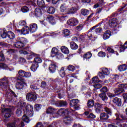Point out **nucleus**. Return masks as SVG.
<instances>
[{"mask_svg":"<svg viewBox=\"0 0 127 127\" xmlns=\"http://www.w3.org/2000/svg\"><path fill=\"white\" fill-rule=\"evenodd\" d=\"M26 114L23 116L22 118V121L26 123V124H28L30 120H29V118H31V117H33V106L32 105L28 104L26 106ZM29 117V118H28Z\"/></svg>","mask_w":127,"mask_h":127,"instance_id":"obj_1","label":"nucleus"},{"mask_svg":"<svg viewBox=\"0 0 127 127\" xmlns=\"http://www.w3.org/2000/svg\"><path fill=\"white\" fill-rule=\"evenodd\" d=\"M9 86V80L8 77H4L0 79V88L3 91H5Z\"/></svg>","mask_w":127,"mask_h":127,"instance_id":"obj_2","label":"nucleus"},{"mask_svg":"<svg viewBox=\"0 0 127 127\" xmlns=\"http://www.w3.org/2000/svg\"><path fill=\"white\" fill-rule=\"evenodd\" d=\"M24 127V123L21 120L19 119H17L14 120L12 123H8L7 124V127Z\"/></svg>","mask_w":127,"mask_h":127,"instance_id":"obj_3","label":"nucleus"},{"mask_svg":"<svg viewBox=\"0 0 127 127\" xmlns=\"http://www.w3.org/2000/svg\"><path fill=\"white\" fill-rule=\"evenodd\" d=\"M17 40L18 41L14 43V46L19 49L23 48L24 47V43L26 42V39L24 38H17Z\"/></svg>","mask_w":127,"mask_h":127,"instance_id":"obj_4","label":"nucleus"},{"mask_svg":"<svg viewBox=\"0 0 127 127\" xmlns=\"http://www.w3.org/2000/svg\"><path fill=\"white\" fill-rule=\"evenodd\" d=\"M70 113H71L72 115H75V111L72 109H65L64 108H61L57 112V118H58L59 116H64L65 114L69 115Z\"/></svg>","mask_w":127,"mask_h":127,"instance_id":"obj_5","label":"nucleus"},{"mask_svg":"<svg viewBox=\"0 0 127 127\" xmlns=\"http://www.w3.org/2000/svg\"><path fill=\"white\" fill-rule=\"evenodd\" d=\"M119 88L114 90V93L115 95H120L122 93H124L125 90L127 89V84H122L119 85Z\"/></svg>","mask_w":127,"mask_h":127,"instance_id":"obj_6","label":"nucleus"},{"mask_svg":"<svg viewBox=\"0 0 127 127\" xmlns=\"http://www.w3.org/2000/svg\"><path fill=\"white\" fill-rule=\"evenodd\" d=\"M45 65H46V66H47V65H49V69L51 73H55L56 68H57V65H56L55 63H53L51 61H48L45 63Z\"/></svg>","mask_w":127,"mask_h":127,"instance_id":"obj_7","label":"nucleus"},{"mask_svg":"<svg viewBox=\"0 0 127 127\" xmlns=\"http://www.w3.org/2000/svg\"><path fill=\"white\" fill-rule=\"evenodd\" d=\"M110 75V70L108 68H103L102 69V72H99L98 76L101 79H104L106 78V76Z\"/></svg>","mask_w":127,"mask_h":127,"instance_id":"obj_8","label":"nucleus"},{"mask_svg":"<svg viewBox=\"0 0 127 127\" xmlns=\"http://www.w3.org/2000/svg\"><path fill=\"white\" fill-rule=\"evenodd\" d=\"M46 113L52 115L53 118H57V110L52 107H49L46 110Z\"/></svg>","mask_w":127,"mask_h":127,"instance_id":"obj_9","label":"nucleus"},{"mask_svg":"<svg viewBox=\"0 0 127 127\" xmlns=\"http://www.w3.org/2000/svg\"><path fill=\"white\" fill-rule=\"evenodd\" d=\"M26 99L29 102H32L35 101L37 99L36 93H29L26 95Z\"/></svg>","mask_w":127,"mask_h":127,"instance_id":"obj_10","label":"nucleus"},{"mask_svg":"<svg viewBox=\"0 0 127 127\" xmlns=\"http://www.w3.org/2000/svg\"><path fill=\"white\" fill-rule=\"evenodd\" d=\"M2 113H5L4 117L5 119L10 118V116L12 114V111L10 108H3L2 109Z\"/></svg>","mask_w":127,"mask_h":127,"instance_id":"obj_11","label":"nucleus"},{"mask_svg":"<svg viewBox=\"0 0 127 127\" xmlns=\"http://www.w3.org/2000/svg\"><path fill=\"white\" fill-rule=\"evenodd\" d=\"M79 23V20L76 18H72L67 20V24L70 26H76Z\"/></svg>","mask_w":127,"mask_h":127,"instance_id":"obj_12","label":"nucleus"},{"mask_svg":"<svg viewBox=\"0 0 127 127\" xmlns=\"http://www.w3.org/2000/svg\"><path fill=\"white\" fill-rule=\"evenodd\" d=\"M78 103H79V100L78 99H72L70 100L69 105L71 107H74L73 108L75 110H79L80 107L76 106L77 105Z\"/></svg>","mask_w":127,"mask_h":127,"instance_id":"obj_13","label":"nucleus"},{"mask_svg":"<svg viewBox=\"0 0 127 127\" xmlns=\"http://www.w3.org/2000/svg\"><path fill=\"white\" fill-rule=\"evenodd\" d=\"M29 28L30 29V33H34L38 29V26L36 23H32L30 24Z\"/></svg>","mask_w":127,"mask_h":127,"instance_id":"obj_14","label":"nucleus"},{"mask_svg":"<svg viewBox=\"0 0 127 127\" xmlns=\"http://www.w3.org/2000/svg\"><path fill=\"white\" fill-rule=\"evenodd\" d=\"M118 25V19L114 18L109 21V26L110 27H116Z\"/></svg>","mask_w":127,"mask_h":127,"instance_id":"obj_15","label":"nucleus"},{"mask_svg":"<svg viewBox=\"0 0 127 127\" xmlns=\"http://www.w3.org/2000/svg\"><path fill=\"white\" fill-rule=\"evenodd\" d=\"M94 108L95 109L96 113H101V110L103 109V105L99 103H96L94 105Z\"/></svg>","mask_w":127,"mask_h":127,"instance_id":"obj_16","label":"nucleus"},{"mask_svg":"<svg viewBox=\"0 0 127 127\" xmlns=\"http://www.w3.org/2000/svg\"><path fill=\"white\" fill-rule=\"evenodd\" d=\"M78 11V8L76 7H72L70 8H68L67 10V12L68 14H74Z\"/></svg>","mask_w":127,"mask_h":127,"instance_id":"obj_17","label":"nucleus"},{"mask_svg":"<svg viewBox=\"0 0 127 127\" xmlns=\"http://www.w3.org/2000/svg\"><path fill=\"white\" fill-rule=\"evenodd\" d=\"M21 32L22 34L25 35L26 34H28V33H30V29H29V27L25 26L23 29H21Z\"/></svg>","mask_w":127,"mask_h":127,"instance_id":"obj_18","label":"nucleus"},{"mask_svg":"<svg viewBox=\"0 0 127 127\" xmlns=\"http://www.w3.org/2000/svg\"><path fill=\"white\" fill-rule=\"evenodd\" d=\"M98 3L94 5V8H98V7H100V6L106 4V2H105L104 0H98Z\"/></svg>","mask_w":127,"mask_h":127,"instance_id":"obj_19","label":"nucleus"},{"mask_svg":"<svg viewBox=\"0 0 127 127\" xmlns=\"http://www.w3.org/2000/svg\"><path fill=\"white\" fill-rule=\"evenodd\" d=\"M72 120L73 119L71 118V117L69 116H66L64 119V123L65 124V125L68 126V125H70V124H71Z\"/></svg>","mask_w":127,"mask_h":127,"instance_id":"obj_20","label":"nucleus"},{"mask_svg":"<svg viewBox=\"0 0 127 127\" xmlns=\"http://www.w3.org/2000/svg\"><path fill=\"white\" fill-rule=\"evenodd\" d=\"M47 20H48L52 24V25H55L56 24V21H55V19H54V17L52 16L49 15L47 17Z\"/></svg>","mask_w":127,"mask_h":127,"instance_id":"obj_21","label":"nucleus"},{"mask_svg":"<svg viewBox=\"0 0 127 127\" xmlns=\"http://www.w3.org/2000/svg\"><path fill=\"white\" fill-rule=\"evenodd\" d=\"M113 102L114 104H116L118 107L122 106V99L118 97H115L113 99Z\"/></svg>","mask_w":127,"mask_h":127,"instance_id":"obj_22","label":"nucleus"},{"mask_svg":"<svg viewBox=\"0 0 127 127\" xmlns=\"http://www.w3.org/2000/svg\"><path fill=\"white\" fill-rule=\"evenodd\" d=\"M23 84L25 85V86H27V84L25 82H23V83L21 82H18L16 83V88L18 90H21L22 88H23Z\"/></svg>","mask_w":127,"mask_h":127,"instance_id":"obj_23","label":"nucleus"},{"mask_svg":"<svg viewBox=\"0 0 127 127\" xmlns=\"http://www.w3.org/2000/svg\"><path fill=\"white\" fill-rule=\"evenodd\" d=\"M58 53H59L58 49L55 47L52 48L51 54L52 57H55V56L57 55Z\"/></svg>","mask_w":127,"mask_h":127,"instance_id":"obj_24","label":"nucleus"},{"mask_svg":"<svg viewBox=\"0 0 127 127\" xmlns=\"http://www.w3.org/2000/svg\"><path fill=\"white\" fill-rule=\"evenodd\" d=\"M111 35V31H106L103 35V39L105 40L109 39Z\"/></svg>","mask_w":127,"mask_h":127,"instance_id":"obj_25","label":"nucleus"},{"mask_svg":"<svg viewBox=\"0 0 127 127\" xmlns=\"http://www.w3.org/2000/svg\"><path fill=\"white\" fill-rule=\"evenodd\" d=\"M42 14V12L41 11V9L39 8H36L35 9V15L37 16V17H40V16H41Z\"/></svg>","mask_w":127,"mask_h":127,"instance_id":"obj_26","label":"nucleus"},{"mask_svg":"<svg viewBox=\"0 0 127 127\" xmlns=\"http://www.w3.org/2000/svg\"><path fill=\"white\" fill-rule=\"evenodd\" d=\"M61 50L62 52H63V53H64V54H69V49L66 46H62L61 48Z\"/></svg>","mask_w":127,"mask_h":127,"instance_id":"obj_27","label":"nucleus"},{"mask_svg":"<svg viewBox=\"0 0 127 127\" xmlns=\"http://www.w3.org/2000/svg\"><path fill=\"white\" fill-rule=\"evenodd\" d=\"M100 120H104L105 121L109 119V115L106 113H101L100 115Z\"/></svg>","mask_w":127,"mask_h":127,"instance_id":"obj_28","label":"nucleus"},{"mask_svg":"<svg viewBox=\"0 0 127 127\" xmlns=\"http://www.w3.org/2000/svg\"><path fill=\"white\" fill-rule=\"evenodd\" d=\"M39 65L38 64L34 63L32 64V65L31 66V70L33 71V72H35L36 70H37V68H38Z\"/></svg>","mask_w":127,"mask_h":127,"instance_id":"obj_29","label":"nucleus"},{"mask_svg":"<svg viewBox=\"0 0 127 127\" xmlns=\"http://www.w3.org/2000/svg\"><path fill=\"white\" fill-rule=\"evenodd\" d=\"M70 48L72 50H76V49H78V45L76 44L74 42H71L70 43Z\"/></svg>","mask_w":127,"mask_h":127,"instance_id":"obj_30","label":"nucleus"},{"mask_svg":"<svg viewBox=\"0 0 127 127\" xmlns=\"http://www.w3.org/2000/svg\"><path fill=\"white\" fill-rule=\"evenodd\" d=\"M116 120L117 121H123V120H126V117L123 115H119V114H116Z\"/></svg>","mask_w":127,"mask_h":127,"instance_id":"obj_31","label":"nucleus"},{"mask_svg":"<svg viewBox=\"0 0 127 127\" xmlns=\"http://www.w3.org/2000/svg\"><path fill=\"white\" fill-rule=\"evenodd\" d=\"M67 5H66V4L65 3H64V4H62L61 5V7H60V9H61V11L62 12H65V11H66L67 12Z\"/></svg>","mask_w":127,"mask_h":127,"instance_id":"obj_32","label":"nucleus"},{"mask_svg":"<svg viewBox=\"0 0 127 127\" xmlns=\"http://www.w3.org/2000/svg\"><path fill=\"white\" fill-rule=\"evenodd\" d=\"M59 107H66L67 106V102L64 101H60L57 103Z\"/></svg>","mask_w":127,"mask_h":127,"instance_id":"obj_33","label":"nucleus"},{"mask_svg":"<svg viewBox=\"0 0 127 127\" xmlns=\"http://www.w3.org/2000/svg\"><path fill=\"white\" fill-rule=\"evenodd\" d=\"M47 12L50 14H53L55 12V8L53 7H49L47 8Z\"/></svg>","mask_w":127,"mask_h":127,"instance_id":"obj_34","label":"nucleus"},{"mask_svg":"<svg viewBox=\"0 0 127 127\" xmlns=\"http://www.w3.org/2000/svg\"><path fill=\"white\" fill-rule=\"evenodd\" d=\"M7 37L10 39H13L15 37L14 34L10 31L7 32Z\"/></svg>","mask_w":127,"mask_h":127,"instance_id":"obj_35","label":"nucleus"},{"mask_svg":"<svg viewBox=\"0 0 127 127\" xmlns=\"http://www.w3.org/2000/svg\"><path fill=\"white\" fill-rule=\"evenodd\" d=\"M118 69L119 71H126L127 69V64H122L119 66Z\"/></svg>","mask_w":127,"mask_h":127,"instance_id":"obj_36","label":"nucleus"},{"mask_svg":"<svg viewBox=\"0 0 127 127\" xmlns=\"http://www.w3.org/2000/svg\"><path fill=\"white\" fill-rule=\"evenodd\" d=\"M81 14L84 15V16L86 15H88L89 13V10L87 9H82L81 10Z\"/></svg>","mask_w":127,"mask_h":127,"instance_id":"obj_37","label":"nucleus"},{"mask_svg":"<svg viewBox=\"0 0 127 127\" xmlns=\"http://www.w3.org/2000/svg\"><path fill=\"white\" fill-rule=\"evenodd\" d=\"M99 96L103 101H107L108 100V97H107V96L106 95V93H101L99 94Z\"/></svg>","mask_w":127,"mask_h":127,"instance_id":"obj_38","label":"nucleus"},{"mask_svg":"<svg viewBox=\"0 0 127 127\" xmlns=\"http://www.w3.org/2000/svg\"><path fill=\"white\" fill-rule=\"evenodd\" d=\"M37 2L38 5L40 6V7H42L45 5V3L43 0H37Z\"/></svg>","mask_w":127,"mask_h":127,"instance_id":"obj_39","label":"nucleus"},{"mask_svg":"<svg viewBox=\"0 0 127 127\" xmlns=\"http://www.w3.org/2000/svg\"><path fill=\"white\" fill-rule=\"evenodd\" d=\"M60 75L62 78L65 77L66 73H65V70H64V67H62L60 70Z\"/></svg>","mask_w":127,"mask_h":127,"instance_id":"obj_40","label":"nucleus"},{"mask_svg":"<svg viewBox=\"0 0 127 127\" xmlns=\"http://www.w3.org/2000/svg\"><path fill=\"white\" fill-rule=\"evenodd\" d=\"M94 105H95V102L93 100H89L87 102V107H88V108L94 107Z\"/></svg>","mask_w":127,"mask_h":127,"instance_id":"obj_41","label":"nucleus"},{"mask_svg":"<svg viewBox=\"0 0 127 127\" xmlns=\"http://www.w3.org/2000/svg\"><path fill=\"white\" fill-rule=\"evenodd\" d=\"M21 11L25 13L26 12H28L29 11V8H28L27 6H24L21 7Z\"/></svg>","mask_w":127,"mask_h":127,"instance_id":"obj_42","label":"nucleus"},{"mask_svg":"<svg viewBox=\"0 0 127 127\" xmlns=\"http://www.w3.org/2000/svg\"><path fill=\"white\" fill-rule=\"evenodd\" d=\"M92 57V54L88 52L83 56L84 59H90Z\"/></svg>","mask_w":127,"mask_h":127,"instance_id":"obj_43","label":"nucleus"},{"mask_svg":"<svg viewBox=\"0 0 127 127\" xmlns=\"http://www.w3.org/2000/svg\"><path fill=\"white\" fill-rule=\"evenodd\" d=\"M63 33L65 37H67V36H69V35L71 34L70 31L67 29H65L63 31Z\"/></svg>","mask_w":127,"mask_h":127,"instance_id":"obj_44","label":"nucleus"},{"mask_svg":"<svg viewBox=\"0 0 127 127\" xmlns=\"http://www.w3.org/2000/svg\"><path fill=\"white\" fill-rule=\"evenodd\" d=\"M10 96H11L12 97L11 98L9 97H8V98L10 99V101H14L13 98H16V97H17L16 94H15V93L13 91L11 92Z\"/></svg>","mask_w":127,"mask_h":127,"instance_id":"obj_45","label":"nucleus"},{"mask_svg":"<svg viewBox=\"0 0 127 127\" xmlns=\"http://www.w3.org/2000/svg\"><path fill=\"white\" fill-rule=\"evenodd\" d=\"M41 87L43 89H45V88H47V87H48V84H47L45 81H42L41 83Z\"/></svg>","mask_w":127,"mask_h":127,"instance_id":"obj_46","label":"nucleus"},{"mask_svg":"<svg viewBox=\"0 0 127 127\" xmlns=\"http://www.w3.org/2000/svg\"><path fill=\"white\" fill-rule=\"evenodd\" d=\"M34 61L35 63H37V64H38L42 62V60L40 57H37L34 59Z\"/></svg>","mask_w":127,"mask_h":127,"instance_id":"obj_47","label":"nucleus"},{"mask_svg":"<svg viewBox=\"0 0 127 127\" xmlns=\"http://www.w3.org/2000/svg\"><path fill=\"white\" fill-rule=\"evenodd\" d=\"M16 114L17 117H20L22 114V111L21 108H18L16 111Z\"/></svg>","mask_w":127,"mask_h":127,"instance_id":"obj_48","label":"nucleus"},{"mask_svg":"<svg viewBox=\"0 0 127 127\" xmlns=\"http://www.w3.org/2000/svg\"><path fill=\"white\" fill-rule=\"evenodd\" d=\"M104 111L105 112L107 113V115H110V116H112V110L106 107L104 108Z\"/></svg>","mask_w":127,"mask_h":127,"instance_id":"obj_49","label":"nucleus"},{"mask_svg":"<svg viewBox=\"0 0 127 127\" xmlns=\"http://www.w3.org/2000/svg\"><path fill=\"white\" fill-rule=\"evenodd\" d=\"M18 74L20 77H24L25 76V71L23 70H20L18 71Z\"/></svg>","mask_w":127,"mask_h":127,"instance_id":"obj_50","label":"nucleus"},{"mask_svg":"<svg viewBox=\"0 0 127 127\" xmlns=\"http://www.w3.org/2000/svg\"><path fill=\"white\" fill-rule=\"evenodd\" d=\"M55 57H56L57 59H62L63 58V54L59 53L55 56Z\"/></svg>","mask_w":127,"mask_h":127,"instance_id":"obj_51","label":"nucleus"},{"mask_svg":"<svg viewBox=\"0 0 127 127\" xmlns=\"http://www.w3.org/2000/svg\"><path fill=\"white\" fill-rule=\"evenodd\" d=\"M0 31L3 32L2 34H1L2 38H6V37H7V32H4V31H3L2 30H0Z\"/></svg>","mask_w":127,"mask_h":127,"instance_id":"obj_52","label":"nucleus"},{"mask_svg":"<svg viewBox=\"0 0 127 127\" xmlns=\"http://www.w3.org/2000/svg\"><path fill=\"white\" fill-rule=\"evenodd\" d=\"M98 56H99V57H105L106 53L102 51L99 52L98 54Z\"/></svg>","mask_w":127,"mask_h":127,"instance_id":"obj_53","label":"nucleus"},{"mask_svg":"<svg viewBox=\"0 0 127 127\" xmlns=\"http://www.w3.org/2000/svg\"><path fill=\"white\" fill-rule=\"evenodd\" d=\"M7 65L3 64V63H0V68L1 69H7Z\"/></svg>","mask_w":127,"mask_h":127,"instance_id":"obj_54","label":"nucleus"},{"mask_svg":"<svg viewBox=\"0 0 127 127\" xmlns=\"http://www.w3.org/2000/svg\"><path fill=\"white\" fill-rule=\"evenodd\" d=\"M67 69L68 71H71V72H73L75 70V66L72 65H68Z\"/></svg>","mask_w":127,"mask_h":127,"instance_id":"obj_55","label":"nucleus"},{"mask_svg":"<svg viewBox=\"0 0 127 127\" xmlns=\"http://www.w3.org/2000/svg\"><path fill=\"white\" fill-rule=\"evenodd\" d=\"M92 81L93 83H99L100 82V80H99L98 76H95L93 77L92 79Z\"/></svg>","mask_w":127,"mask_h":127,"instance_id":"obj_56","label":"nucleus"},{"mask_svg":"<svg viewBox=\"0 0 127 127\" xmlns=\"http://www.w3.org/2000/svg\"><path fill=\"white\" fill-rule=\"evenodd\" d=\"M93 86L95 89H100L102 88V85L100 83H95L93 85Z\"/></svg>","mask_w":127,"mask_h":127,"instance_id":"obj_57","label":"nucleus"},{"mask_svg":"<svg viewBox=\"0 0 127 127\" xmlns=\"http://www.w3.org/2000/svg\"><path fill=\"white\" fill-rule=\"evenodd\" d=\"M35 109L36 111L38 112V111H39V110H40V109H41V105H40V104H36L35 105Z\"/></svg>","mask_w":127,"mask_h":127,"instance_id":"obj_58","label":"nucleus"},{"mask_svg":"<svg viewBox=\"0 0 127 127\" xmlns=\"http://www.w3.org/2000/svg\"><path fill=\"white\" fill-rule=\"evenodd\" d=\"M25 78H30L31 77V73L30 72H25Z\"/></svg>","mask_w":127,"mask_h":127,"instance_id":"obj_59","label":"nucleus"},{"mask_svg":"<svg viewBox=\"0 0 127 127\" xmlns=\"http://www.w3.org/2000/svg\"><path fill=\"white\" fill-rule=\"evenodd\" d=\"M19 25H20V26H24V25H26V21H25V20L20 21L19 22Z\"/></svg>","mask_w":127,"mask_h":127,"instance_id":"obj_60","label":"nucleus"},{"mask_svg":"<svg viewBox=\"0 0 127 127\" xmlns=\"http://www.w3.org/2000/svg\"><path fill=\"white\" fill-rule=\"evenodd\" d=\"M100 91L102 93H107V92H108V88H107V87H104L101 89Z\"/></svg>","mask_w":127,"mask_h":127,"instance_id":"obj_61","label":"nucleus"},{"mask_svg":"<svg viewBox=\"0 0 127 127\" xmlns=\"http://www.w3.org/2000/svg\"><path fill=\"white\" fill-rule=\"evenodd\" d=\"M102 31H103V29H102V28L101 27L97 28L95 30L96 33H101V32H102Z\"/></svg>","mask_w":127,"mask_h":127,"instance_id":"obj_62","label":"nucleus"},{"mask_svg":"<svg viewBox=\"0 0 127 127\" xmlns=\"http://www.w3.org/2000/svg\"><path fill=\"white\" fill-rule=\"evenodd\" d=\"M83 29V24H79L76 27V30L80 31Z\"/></svg>","mask_w":127,"mask_h":127,"instance_id":"obj_63","label":"nucleus"},{"mask_svg":"<svg viewBox=\"0 0 127 127\" xmlns=\"http://www.w3.org/2000/svg\"><path fill=\"white\" fill-rule=\"evenodd\" d=\"M19 105H20L21 107H22V108H23L24 107H25V106H26V103L22 101V102H20L19 103Z\"/></svg>","mask_w":127,"mask_h":127,"instance_id":"obj_64","label":"nucleus"}]
</instances>
